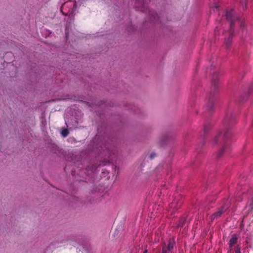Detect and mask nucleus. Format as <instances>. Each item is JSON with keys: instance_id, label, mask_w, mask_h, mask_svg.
Returning a JSON list of instances; mask_svg holds the SVG:
<instances>
[{"instance_id": "obj_1", "label": "nucleus", "mask_w": 253, "mask_h": 253, "mask_svg": "<svg viewBox=\"0 0 253 253\" xmlns=\"http://www.w3.org/2000/svg\"><path fill=\"white\" fill-rule=\"evenodd\" d=\"M235 123V118L232 113L228 112L223 120V124L225 126L224 132L218 133L214 137L212 143L216 144L221 143L222 148L217 155V158H219L226 148V143L229 141L232 136L230 126Z\"/></svg>"}, {"instance_id": "obj_2", "label": "nucleus", "mask_w": 253, "mask_h": 253, "mask_svg": "<svg viewBox=\"0 0 253 253\" xmlns=\"http://www.w3.org/2000/svg\"><path fill=\"white\" fill-rule=\"evenodd\" d=\"M225 16L230 24V29L228 31L229 37L227 39H225L224 42L226 47L228 48L231 45V39L234 33L233 29L234 25L237 23L239 24L241 28L243 29L245 24L243 21H241L239 16L233 9L227 10L225 13Z\"/></svg>"}, {"instance_id": "obj_3", "label": "nucleus", "mask_w": 253, "mask_h": 253, "mask_svg": "<svg viewBox=\"0 0 253 253\" xmlns=\"http://www.w3.org/2000/svg\"><path fill=\"white\" fill-rule=\"evenodd\" d=\"M229 206L228 202V200L224 201V203L223 205L218 209V210L214 212L210 216L211 222H212L213 221L218 217H220L221 215L228 209Z\"/></svg>"}, {"instance_id": "obj_4", "label": "nucleus", "mask_w": 253, "mask_h": 253, "mask_svg": "<svg viewBox=\"0 0 253 253\" xmlns=\"http://www.w3.org/2000/svg\"><path fill=\"white\" fill-rule=\"evenodd\" d=\"M135 7L138 10L146 12L147 7L146 5L145 0H141L140 1L137 0L135 3Z\"/></svg>"}, {"instance_id": "obj_5", "label": "nucleus", "mask_w": 253, "mask_h": 253, "mask_svg": "<svg viewBox=\"0 0 253 253\" xmlns=\"http://www.w3.org/2000/svg\"><path fill=\"white\" fill-rule=\"evenodd\" d=\"M238 239V237L237 234H234L231 236L228 243L230 250L228 252V253H229V252H231L232 247L237 243Z\"/></svg>"}, {"instance_id": "obj_6", "label": "nucleus", "mask_w": 253, "mask_h": 253, "mask_svg": "<svg viewBox=\"0 0 253 253\" xmlns=\"http://www.w3.org/2000/svg\"><path fill=\"white\" fill-rule=\"evenodd\" d=\"M181 203H177V201L174 200L173 202H172L170 205L169 208L171 209H178L181 206Z\"/></svg>"}, {"instance_id": "obj_7", "label": "nucleus", "mask_w": 253, "mask_h": 253, "mask_svg": "<svg viewBox=\"0 0 253 253\" xmlns=\"http://www.w3.org/2000/svg\"><path fill=\"white\" fill-rule=\"evenodd\" d=\"M174 244V242L173 241L170 240L169 242V244L167 246H166L167 249L169 251H170L171 250L173 249V246Z\"/></svg>"}, {"instance_id": "obj_8", "label": "nucleus", "mask_w": 253, "mask_h": 253, "mask_svg": "<svg viewBox=\"0 0 253 253\" xmlns=\"http://www.w3.org/2000/svg\"><path fill=\"white\" fill-rule=\"evenodd\" d=\"M208 110L211 112L214 107V103L212 101H210L207 106Z\"/></svg>"}, {"instance_id": "obj_9", "label": "nucleus", "mask_w": 253, "mask_h": 253, "mask_svg": "<svg viewBox=\"0 0 253 253\" xmlns=\"http://www.w3.org/2000/svg\"><path fill=\"white\" fill-rule=\"evenodd\" d=\"M68 133H69V132H68V130L67 129H64L61 132V134L64 137L67 136L68 135Z\"/></svg>"}, {"instance_id": "obj_10", "label": "nucleus", "mask_w": 253, "mask_h": 253, "mask_svg": "<svg viewBox=\"0 0 253 253\" xmlns=\"http://www.w3.org/2000/svg\"><path fill=\"white\" fill-rule=\"evenodd\" d=\"M247 1V0H240V2H241V5L243 6V9L246 8V4Z\"/></svg>"}, {"instance_id": "obj_11", "label": "nucleus", "mask_w": 253, "mask_h": 253, "mask_svg": "<svg viewBox=\"0 0 253 253\" xmlns=\"http://www.w3.org/2000/svg\"><path fill=\"white\" fill-rule=\"evenodd\" d=\"M169 252V251L167 249L166 245L165 244L163 246L162 252L161 253H168Z\"/></svg>"}, {"instance_id": "obj_12", "label": "nucleus", "mask_w": 253, "mask_h": 253, "mask_svg": "<svg viewBox=\"0 0 253 253\" xmlns=\"http://www.w3.org/2000/svg\"><path fill=\"white\" fill-rule=\"evenodd\" d=\"M185 220L184 219H181L179 222V223L178 224V227H182L184 225Z\"/></svg>"}, {"instance_id": "obj_13", "label": "nucleus", "mask_w": 253, "mask_h": 253, "mask_svg": "<svg viewBox=\"0 0 253 253\" xmlns=\"http://www.w3.org/2000/svg\"><path fill=\"white\" fill-rule=\"evenodd\" d=\"M235 253H241L240 251V247L239 246H237L235 250Z\"/></svg>"}, {"instance_id": "obj_14", "label": "nucleus", "mask_w": 253, "mask_h": 253, "mask_svg": "<svg viewBox=\"0 0 253 253\" xmlns=\"http://www.w3.org/2000/svg\"><path fill=\"white\" fill-rule=\"evenodd\" d=\"M209 126H208L207 125H205L204 126V133H206L208 130H209Z\"/></svg>"}, {"instance_id": "obj_15", "label": "nucleus", "mask_w": 253, "mask_h": 253, "mask_svg": "<svg viewBox=\"0 0 253 253\" xmlns=\"http://www.w3.org/2000/svg\"><path fill=\"white\" fill-rule=\"evenodd\" d=\"M156 156V154L155 153H152L150 155V159L152 160Z\"/></svg>"}, {"instance_id": "obj_16", "label": "nucleus", "mask_w": 253, "mask_h": 253, "mask_svg": "<svg viewBox=\"0 0 253 253\" xmlns=\"http://www.w3.org/2000/svg\"><path fill=\"white\" fill-rule=\"evenodd\" d=\"M213 85H214V87H216V82L215 81H213Z\"/></svg>"}, {"instance_id": "obj_17", "label": "nucleus", "mask_w": 253, "mask_h": 253, "mask_svg": "<svg viewBox=\"0 0 253 253\" xmlns=\"http://www.w3.org/2000/svg\"><path fill=\"white\" fill-rule=\"evenodd\" d=\"M143 253H147V250H145L144 251H143Z\"/></svg>"}]
</instances>
